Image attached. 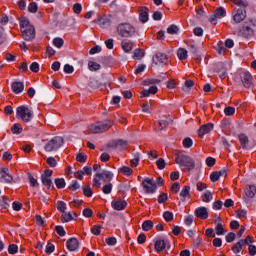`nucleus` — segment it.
Masks as SVG:
<instances>
[{
    "mask_svg": "<svg viewBox=\"0 0 256 256\" xmlns=\"http://www.w3.org/2000/svg\"><path fill=\"white\" fill-rule=\"evenodd\" d=\"M20 29L24 41H33L35 39V27L31 25L27 18L20 20Z\"/></svg>",
    "mask_w": 256,
    "mask_h": 256,
    "instance_id": "nucleus-1",
    "label": "nucleus"
},
{
    "mask_svg": "<svg viewBox=\"0 0 256 256\" xmlns=\"http://www.w3.org/2000/svg\"><path fill=\"white\" fill-rule=\"evenodd\" d=\"M175 163L179 165L182 171L184 169H187L188 171H193V169H195V160L189 155L178 154L175 157Z\"/></svg>",
    "mask_w": 256,
    "mask_h": 256,
    "instance_id": "nucleus-2",
    "label": "nucleus"
},
{
    "mask_svg": "<svg viewBox=\"0 0 256 256\" xmlns=\"http://www.w3.org/2000/svg\"><path fill=\"white\" fill-rule=\"evenodd\" d=\"M234 5L240 7L233 15L235 23H241L247 17V11L245 7H249V2L247 0H231Z\"/></svg>",
    "mask_w": 256,
    "mask_h": 256,
    "instance_id": "nucleus-3",
    "label": "nucleus"
},
{
    "mask_svg": "<svg viewBox=\"0 0 256 256\" xmlns=\"http://www.w3.org/2000/svg\"><path fill=\"white\" fill-rule=\"evenodd\" d=\"M16 117L17 119L24 121V123H31L35 117V114L33 113V110L29 109V107L22 105L17 107Z\"/></svg>",
    "mask_w": 256,
    "mask_h": 256,
    "instance_id": "nucleus-4",
    "label": "nucleus"
},
{
    "mask_svg": "<svg viewBox=\"0 0 256 256\" xmlns=\"http://www.w3.org/2000/svg\"><path fill=\"white\" fill-rule=\"evenodd\" d=\"M115 123L112 122V120H104L97 122L96 124H91L88 127L89 133H105L106 131H109V128L114 126Z\"/></svg>",
    "mask_w": 256,
    "mask_h": 256,
    "instance_id": "nucleus-5",
    "label": "nucleus"
},
{
    "mask_svg": "<svg viewBox=\"0 0 256 256\" xmlns=\"http://www.w3.org/2000/svg\"><path fill=\"white\" fill-rule=\"evenodd\" d=\"M117 33L120 37H135V33H137V29L135 26L130 23H120L117 26Z\"/></svg>",
    "mask_w": 256,
    "mask_h": 256,
    "instance_id": "nucleus-6",
    "label": "nucleus"
},
{
    "mask_svg": "<svg viewBox=\"0 0 256 256\" xmlns=\"http://www.w3.org/2000/svg\"><path fill=\"white\" fill-rule=\"evenodd\" d=\"M113 173L109 170H103L100 173H96L93 179V186L98 189L101 187V181L107 183V181H111L113 179Z\"/></svg>",
    "mask_w": 256,
    "mask_h": 256,
    "instance_id": "nucleus-7",
    "label": "nucleus"
},
{
    "mask_svg": "<svg viewBox=\"0 0 256 256\" xmlns=\"http://www.w3.org/2000/svg\"><path fill=\"white\" fill-rule=\"evenodd\" d=\"M63 147V137L56 136L50 139L45 145L44 150L47 153H52L53 151H59Z\"/></svg>",
    "mask_w": 256,
    "mask_h": 256,
    "instance_id": "nucleus-8",
    "label": "nucleus"
},
{
    "mask_svg": "<svg viewBox=\"0 0 256 256\" xmlns=\"http://www.w3.org/2000/svg\"><path fill=\"white\" fill-rule=\"evenodd\" d=\"M145 193L153 195L157 191V183L151 178H145L142 182Z\"/></svg>",
    "mask_w": 256,
    "mask_h": 256,
    "instance_id": "nucleus-9",
    "label": "nucleus"
},
{
    "mask_svg": "<svg viewBox=\"0 0 256 256\" xmlns=\"http://www.w3.org/2000/svg\"><path fill=\"white\" fill-rule=\"evenodd\" d=\"M240 79L246 89H251V85H253V76L249 71L242 70L240 72Z\"/></svg>",
    "mask_w": 256,
    "mask_h": 256,
    "instance_id": "nucleus-10",
    "label": "nucleus"
},
{
    "mask_svg": "<svg viewBox=\"0 0 256 256\" xmlns=\"http://www.w3.org/2000/svg\"><path fill=\"white\" fill-rule=\"evenodd\" d=\"M167 61H169V57L163 52H157L153 56V63H155V65H167Z\"/></svg>",
    "mask_w": 256,
    "mask_h": 256,
    "instance_id": "nucleus-11",
    "label": "nucleus"
},
{
    "mask_svg": "<svg viewBox=\"0 0 256 256\" xmlns=\"http://www.w3.org/2000/svg\"><path fill=\"white\" fill-rule=\"evenodd\" d=\"M13 176L9 174V168L4 167L0 169V183H11Z\"/></svg>",
    "mask_w": 256,
    "mask_h": 256,
    "instance_id": "nucleus-12",
    "label": "nucleus"
},
{
    "mask_svg": "<svg viewBox=\"0 0 256 256\" xmlns=\"http://www.w3.org/2000/svg\"><path fill=\"white\" fill-rule=\"evenodd\" d=\"M254 31L249 26H244L242 29L239 30L238 35L239 37H244V39H251V37L254 35Z\"/></svg>",
    "mask_w": 256,
    "mask_h": 256,
    "instance_id": "nucleus-13",
    "label": "nucleus"
},
{
    "mask_svg": "<svg viewBox=\"0 0 256 256\" xmlns=\"http://www.w3.org/2000/svg\"><path fill=\"white\" fill-rule=\"evenodd\" d=\"M139 21L141 23H147L149 21V8L147 6L140 7Z\"/></svg>",
    "mask_w": 256,
    "mask_h": 256,
    "instance_id": "nucleus-14",
    "label": "nucleus"
},
{
    "mask_svg": "<svg viewBox=\"0 0 256 256\" xmlns=\"http://www.w3.org/2000/svg\"><path fill=\"white\" fill-rule=\"evenodd\" d=\"M194 213H195V216L198 217L199 219L209 218V212L207 211V207L205 206L198 207Z\"/></svg>",
    "mask_w": 256,
    "mask_h": 256,
    "instance_id": "nucleus-15",
    "label": "nucleus"
},
{
    "mask_svg": "<svg viewBox=\"0 0 256 256\" xmlns=\"http://www.w3.org/2000/svg\"><path fill=\"white\" fill-rule=\"evenodd\" d=\"M98 25L102 29H109L111 27V18L109 16H103L97 19Z\"/></svg>",
    "mask_w": 256,
    "mask_h": 256,
    "instance_id": "nucleus-16",
    "label": "nucleus"
},
{
    "mask_svg": "<svg viewBox=\"0 0 256 256\" xmlns=\"http://www.w3.org/2000/svg\"><path fill=\"white\" fill-rule=\"evenodd\" d=\"M213 127H214L213 123H207L202 125L198 130L199 137H203L207 135V133H210L211 131H213Z\"/></svg>",
    "mask_w": 256,
    "mask_h": 256,
    "instance_id": "nucleus-17",
    "label": "nucleus"
},
{
    "mask_svg": "<svg viewBox=\"0 0 256 256\" xmlns=\"http://www.w3.org/2000/svg\"><path fill=\"white\" fill-rule=\"evenodd\" d=\"M68 251H77L79 249V240L77 238H70L66 242Z\"/></svg>",
    "mask_w": 256,
    "mask_h": 256,
    "instance_id": "nucleus-18",
    "label": "nucleus"
},
{
    "mask_svg": "<svg viewBox=\"0 0 256 256\" xmlns=\"http://www.w3.org/2000/svg\"><path fill=\"white\" fill-rule=\"evenodd\" d=\"M111 205L113 209H115V211H123V209L127 207V202L125 200L118 199V200H113Z\"/></svg>",
    "mask_w": 256,
    "mask_h": 256,
    "instance_id": "nucleus-19",
    "label": "nucleus"
},
{
    "mask_svg": "<svg viewBox=\"0 0 256 256\" xmlns=\"http://www.w3.org/2000/svg\"><path fill=\"white\" fill-rule=\"evenodd\" d=\"M11 87L13 93H15V95H19V93H23L25 89V84L21 81H16L12 83Z\"/></svg>",
    "mask_w": 256,
    "mask_h": 256,
    "instance_id": "nucleus-20",
    "label": "nucleus"
},
{
    "mask_svg": "<svg viewBox=\"0 0 256 256\" xmlns=\"http://www.w3.org/2000/svg\"><path fill=\"white\" fill-rule=\"evenodd\" d=\"M169 245V240H156L154 249L158 252L161 253Z\"/></svg>",
    "mask_w": 256,
    "mask_h": 256,
    "instance_id": "nucleus-21",
    "label": "nucleus"
},
{
    "mask_svg": "<svg viewBox=\"0 0 256 256\" xmlns=\"http://www.w3.org/2000/svg\"><path fill=\"white\" fill-rule=\"evenodd\" d=\"M216 71L217 73H220V79H225V77H227V68H225V64L223 62H219L217 64Z\"/></svg>",
    "mask_w": 256,
    "mask_h": 256,
    "instance_id": "nucleus-22",
    "label": "nucleus"
},
{
    "mask_svg": "<svg viewBox=\"0 0 256 256\" xmlns=\"http://www.w3.org/2000/svg\"><path fill=\"white\" fill-rule=\"evenodd\" d=\"M244 193L248 199H253L256 195V186L255 185H248L246 186Z\"/></svg>",
    "mask_w": 256,
    "mask_h": 256,
    "instance_id": "nucleus-23",
    "label": "nucleus"
},
{
    "mask_svg": "<svg viewBox=\"0 0 256 256\" xmlns=\"http://www.w3.org/2000/svg\"><path fill=\"white\" fill-rule=\"evenodd\" d=\"M239 142L241 144L242 149H249V137L245 134H239L238 135Z\"/></svg>",
    "mask_w": 256,
    "mask_h": 256,
    "instance_id": "nucleus-24",
    "label": "nucleus"
},
{
    "mask_svg": "<svg viewBox=\"0 0 256 256\" xmlns=\"http://www.w3.org/2000/svg\"><path fill=\"white\" fill-rule=\"evenodd\" d=\"M121 47L125 53H129L133 50V42H131V40L125 39L122 41Z\"/></svg>",
    "mask_w": 256,
    "mask_h": 256,
    "instance_id": "nucleus-25",
    "label": "nucleus"
},
{
    "mask_svg": "<svg viewBox=\"0 0 256 256\" xmlns=\"http://www.w3.org/2000/svg\"><path fill=\"white\" fill-rule=\"evenodd\" d=\"M202 201L203 203H211L213 201V193L211 191L206 190L202 195Z\"/></svg>",
    "mask_w": 256,
    "mask_h": 256,
    "instance_id": "nucleus-26",
    "label": "nucleus"
},
{
    "mask_svg": "<svg viewBox=\"0 0 256 256\" xmlns=\"http://www.w3.org/2000/svg\"><path fill=\"white\" fill-rule=\"evenodd\" d=\"M11 131H12L13 135H21V133H23V126H21L20 123H15L11 127Z\"/></svg>",
    "mask_w": 256,
    "mask_h": 256,
    "instance_id": "nucleus-27",
    "label": "nucleus"
},
{
    "mask_svg": "<svg viewBox=\"0 0 256 256\" xmlns=\"http://www.w3.org/2000/svg\"><path fill=\"white\" fill-rule=\"evenodd\" d=\"M243 246H245V244L242 242V240H239V241L232 247L233 253H235V255H238V253H241V250L243 249Z\"/></svg>",
    "mask_w": 256,
    "mask_h": 256,
    "instance_id": "nucleus-28",
    "label": "nucleus"
},
{
    "mask_svg": "<svg viewBox=\"0 0 256 256\" xmlns=\"http://www.w3.org/2000/svg\"><path fill=\"white\" fill-rule=\"evenodd\" d=\"M73 214L71 212H63L61 216L62 223H69V221H73Z\"/></svg>",
    "mask_w": 256,
    "mask_h": 256,
    "instance_id": "nucleus-29",
    "label": "nucleus"
},
{
    "mask_svg": "<svg viewBox=\"0 0 256 256\" xmlns=\"http://www.w3.org/2000/svg\"><path fill=\"white\" fill-rule=\"evenodd\" d=\"M41 181L42 184L47 187V189H51V188H55V186H53V181L51 180V178H45V176L41 177Z\"/></svg>",
    "mask_w": 256,
    "mask_h": 256,
    "instance_id": "nucleus-30",
    "label": "nucleus"
},
{
    "mask_svg": "<svg viewBox=\"0 0 256 256\" xmlns=\"http://www.w3.org/2000/svg\"><path fill=\"white\" fill-rule=\"evenodd\" d=\"M214 15H216V17H218V19H223V17H225L227 15V11L225 10V8L219 7L216 9Z\"/></svg>",
    "mask_w": 256,
    "mask_h": 256,
    "instance_id": "nucleus-31",
    "label": "nucleus"
},
{
    "mask_svg": "<svg viewBox=\"0 0 256 256\" xmlns=\"http://www.w3.org/2000/svg\"><path fill=\"white\" fill-rule=\"evenodd\" d=\"M115 147H121L122 149H127V145H129V142L127 140L118 139L114 141Z\"/></svg>",
    "mask_w": 256,
    "mask_h": 256,
    "instance_id": "nucleus-32",
    "label": "nucleus"
},
{
    "mask_svg": "<svg viewBox=\"0 0 256 256\" xmlns=\"http://www.w3.org/2000/svg\"><path fill=\"white\" fill-rule=\"evenodd\" d=\"M177 55H178V59H180V61L187 59V49L179 48L177 51Z\"/></svg>",
    "mask_w": 256,
    "mask_h": 256,
    "instance_id": "nucleus-33",
    "label": "nucleus"
},
{
    "mask_svg": "<svg viewBox=\"0 0 256 256\" xmlns=\"http://www.w3.org/2000/svg\"><path fill=\"white\" fill-rule=\"evenodd\" d=\"M88 69L90 71H99V69H101V64H99L97 62L89 61L88 62Z\"/></svg>",
    "mask_w": 256,
    "mask_h": 256,
    "instance_id": "nucleus-34",
    "label": "nucleus"
},
{
    "mask_svg": "<svg viewBox=\"0 0 256 256\" xmlns=\"http://www.w3.org/2000/svg\"><path fill=\"white\" fill-rule=\"evenodd\" d=\"M54 183H55L57 189H65L66 183H65V179L64 178H56L54 180Z\"/></svg>",
    "mask_w": 256,
    "mask_h": 256,
    "instance_id": "nucleus-35",
    "label": "nucleus"
},
{
    "mask_svg": "<svg viewBox=\"0 0 256 256\" xmlns=\"http://www.w3.org/2000/svg\"><path fill=\"white\" fill-rule=\"evenodd\" d=\"M167 33H169V35H177V33H179V27L172 24L167 28Z\"/></svg>",
    "mask_w": 256,
    "mask_h": 256,
    "instance_id": "nucleus-36",
    "label": "nucleus"
},
{
    "mask_svg": "<svg viewBox=\"0 0 256 256\" xmlns=\"http://www.w3.org/2000/svg\"><path fill=\"white\" fill-rule=\"evenodd\" d=\"M142 229L143 231H151L153 229V221L151 220H146L142 224Z\"/></svg>",
    "mask_w": 256,
    "mask_h": 256,
    "instance_id": "nucleus-37",
    "label": "nucleus"
},
{
    "mask_svg": "<svg viewBox=\"0 0 256 256\" xmlns=\"http://www.w3.org/2000/svg\"><path fill=\"white\" fill-rule=\"evenodd\" d=\"M216 235H225L227 233V230L223 228V223H218L215 227Z\"/></svg>",
    "mask_w": 256,
    "mask_h": 256,
    "instance_id": "nucleus-38",
    "label": "nucleus"
},
{
    "mask_svg": "<svg viewBox=\"0 0 256 256\" xmlns=\"http://www.w3.org/2000/svg\"><path fill=\"white\" fill-rule=\"evenodd\" d=\"M134 59H137V60H141L142 58L145 57V51L142 50V49H136L134 51Z\"/></svg>",
    "mask_w": 256,
    "mask_h": 256,
    "instance_id": "nucleus-39",
    "label": "nucleus"
},
{
    "mask_svg": "<svg viewBox=\"0 0 256 256\" xmlns=\"http://www.w3.org/2000/svg\"><path fill=\"white\" fill-rule=\"evenodd\" d=\"M119 171L120 173H122L123 175H126L127 177L133 174V170L129 166H123L119 169Z\"/></svg>",
    "mask_w": 256,
    "mask_h": 256,
    "instance_id": "nucleus-40",
    "label": "nucleus"
},
{
    "mask_svg": "<svg viewBox=\"0 0 256 256\" xmlns=\"http://www.w3.org/2000/svg\"><path fill=\"white\" fill-rule=\"evenodd\" d=\"M191 191V186H184L183 189L180 192V197H183L185 199V197L189 196V193Z\"/></svg>",
    "mask_w": 256,
    "mask_h": 256,
    "instance_id": "nucleus-41",
    "label": "nucleus"
},
{
    "mask_svg": "<svg viewBox=\"0 0 256 256\" xmlns=\"http://www.w3.org/2000/svg\"><path fill=\"white\" fill-rule=\"evenodd\" d=\"M57 209L61 213H65V211H67V204L63 201H58L57 202Z\"/></svg>",
    "mask_w": 256,
    "mask_h": 256,
    "instance_id": "nucleus-42",
    "label": "nucleus"
},
{
    "mask_svg": "<svg viewBox=\"0 0 256 256\" xmlns=\"http://www.w3.org/2000/svg\"><path fill=\"white\" fill-rule=\"evenodd\" d=\"M102 191L105 195H109L111 193V191H113V184L108 183V184L104 185L102 188Z\"/></svg>",
    "mask_w": 256,
    "mask_h": 256,
    "instance_id": "nucleus-43",
    "label": "nucleus"
},
{
    "mask_svg": "<svg viewBox=\"0 0 256 256\" xmlns=\"http://www.w3.org/2000/svg\"><path fill=\"white\" fill-rule=\"evenodd\" d=\"M65 41L62 38H54L53 45L58 49H61L64 45Z\"/></svg>",
    "mask_w": 256,
    "mask_h": 256,
    "instance_id": "nucleus-44",
    "label": "nucleus"
},
{
    "mask_svg": "<svg viewBox=\"0 0 256 256\" xmlns=\"http://www.w3.org/2000/svg\"><path fill=\"white\" fill-rule=\"evenodd\" d=\"M83 194L85 195V197H93V190H91V186H84Z\"/></svg>",
    "mask_w": 256,
    "mask_h": 256,
    "instance_id": "nucleus-45",
    "label": "nucleus"
},
{
    "mask_svg": "<svg viewBox=\"0 0 256 256\" xmlns=\"http://www.w3.org/2000/svg\"><path fill=\"white\" fill-rule=\"evenodd\" d=\"M7 201H9V198L5 196L0 197V207L7 209V207H9V203Z\"/></svg>",
    "mask_w": 256,
    "mask_h": 256,
    "instance_id": "nucleus-46",
    "label": "nucleus"
},
{
    "mask_svg": "<svg viewBox=\"0 0 256 256\" xmlns=\"http://www.w3.org/2000/svg\"><path fill=\"white\" fill-rule=\"evenodd\" d=\"M30 187H39V182L31 174H28Z\"/></svg>",
    "mask_w": 256,
    "mask_h": 256,
    "instance_id": "nucleus-47",
    "label": "nucleus"
},
{
    "mask_svg": "<svg viewBox=\"0 0 256 256\" xmlns=\"http://www.w3.org/2000/svg\"><path fill=\"white\" fill-rule=\"evenodd\" d=\"M55 251V245L51 244V242H48L46 245L45 253L47 255H51Z\"/></svg>",
    "mask_w": 256,
    "mask_h": 256,
    "instance_id": "nucleus-48",
    "label": "nucleus"
},
{
    "mask_svg": "<svg viewBox=\"0 0 256 256\" xmlns=\"http://www.w3.org/2000/svg\"><path fill=\"white\" fill-rule=\"evenodd\" d=\"M183 145L185 149H190V147H193V139L190 137H187L183 140Z\"/></svg>",
    "mask_w": 256,
    "mask_h": 256,
    "instance_id": "nucleus-49",
    "label": "nucleus"
},
{
    "mask_svg": "<svg viewBox=\"0 0 256 256\" xmlns=\"http://www.w3.org/2000/svg\"><path fill=\"white\" fill-rule=\"evenodd\" d=\"M140 159H141V156L139 155V153H136V154L134 155V159H132V160L130 161L132 167H137V166L139 165Z\"/></svg>",
    "mask_w": 256,
    "mask_h": 256,
    "instance_id": "nucleus-50",
    "label": "nucleus"
},
{
    "mask_svg": "<svg viewBox=\"0 0 256 256\" xmlns=\"http://www.w3.org/2000/svg\"><path fill=\"white\" fill-rule=\"evenodd\" d=\"M224 113L227 117H231V115H235V107L228 106L224 109Z\"/></svg>",
    "mask_w": 256,
    "mask_h": 256,
    "instance_id": "nucleus-51",
    "label": "nucleus"
},
{
    "mask_svg": "<svg viewBox=\"0 0 256 256\" xmlns=\"http://www.w3.org/2000/svg\"><path fill=\"white\" fill-rule=\"evenodd\" d=\"M17 251H19V247L16 244L9 245L8 253H10V255H15V253H17Z\"/></svg>",
    "mask_w": 256,
    "mask_h": 256,
    "instance_id": "nucleus-52",
    "label": "nucleus"
},
{
    "mask_svg": "<svg viewBox=\"0 0 256 256\" xmlns=\"http://www.w3.org/2000/svg\"><path fill=\"white\" fill-rule=\"evenodd\" d=\"M38 9H39V7L37 6V3H35V2L30 3L28 6L29 13H37Z\"/></svg>",
    "mask_w": 256,
    "mask_h": 256,
    "instance_id": "nucleus-53",
    "label": "nucleus"
},
{
    "mask_svg": "<svg viewBox=\"0 0 256 256\" xmlns=\"http://www.w3.org/2000/svg\"><path fill=\"white\" fill-rule=\"evenodd\" d=\"M235 237H237V235L233 232H229L226 236L225 239L227 241V243H233V241H235Z\"/></svg>",
    "mask_w": 256,
    "mask_h": 256,
    "instance_id": "nucleus-54",
    "label": "nucleus"
},
{
    "mask_svg": "<svg viewBox=\"0 0 256 256\" xmlns=\"http://www.w3.org/2000/svg\"><path fill=\"white\" fill-rule=\"evenodd\" d=\"M76 161H78L79 163H85V161H87V155H85V153H79L76 156Z\"/></svg>",
    "mask_w": 256,
    "mask_h": 256,
    "instance_id": "nucleus-55",
    "label": "nucleus"
},
{
    "mask_svg": "<svg viewBox=\"0 0 256 256\" xmlns=\"http://www.w3.org/2000/svg\"><path fill=\"white\" fill-rule=\"evenodd\" d=\"M163 217L165 219V221L169 222V221H173V212H169V211H165L163 213Z\"/></svg>",
    "mask_w": 256,
    "mask_h": 256,
    "instance_id": "nucleus-56",
    "label": "nucleus"
},
{
    "mask_svg": "<svg viewBox=\"0 0 256 256\" xmlns=\"http://www.w3.org/2000/svg\"><path fill=\"white\" fill-rule=\"evenodd\" d=\"M156 165H157L158 169H160V170L165 169V165H166L165 159L159 158V159L156 161Z\"/></svg>",
    "mask_w": 256,
    "mask_h": 256,
    "instance_id": "nucleus-57",
    "label": "nucleus"
},
{
    "mask_svg": "<svg viewBox=\"0 0 256 256\" xmlns=\"http://www.w3.org/2000/svg\"><path fill=\"white\" fill-rule=\"evenodd\" d=\"M91 233L93 235H101V225H95L94 227L91 228Z\"/></svg>",
    "mask_w": 256,
    "mask_h": 256,
    "instance_id": "nucleus-58",
    "label": "nucleus"
},
{
    "mask_svg": "<svg viewBox=\"0 0 256 256\" xmlns=\"http://www.w3.org/2000/svg\"><path fill=\"white\" fill-rule=\"evenodd\" d=\"M167 199H169V196L167 195V193H162L158 196V203H165V201H167Z\"/></svg>",
    "mask_w": 256,
    "mask_h": 256,
    "instance_id": "nucleus-59",
    "label": "nucleus"
},
{
    "mask_svg": "<svg viewBox=\"0 0 256 256\" xmlns=\"http://www.w3.org/2000/svg\"><path fill=\"white\" fill-rule=\"evenodd\" d=\"M106 243L110 247H114V245H117V238L115 237L106 238Z\"/></svg>",
    "mask_w": 256,
    "mask_h": 256,
    "instance_id": "nucleus-60",
    "label": "nucleus"
},
{
    "mask_svg": "<svg viewBox=\"0 0 256 256\" xmlns=\"http://www.w3.org/2000/svg\"><path fill=\"white\" fill-rule=\"evenodd\" d=\"M47 164L49 165V167H57V160L55 159V157H49L47 159Z\"/></svg>",
    "mask_w": 256,
    "mask_h": 256,
    "instance_id": "nucleus-61",
    "label": "nucleus"
},
{
    "mask_svg": "<svg viewBox=\"0 0 256 256\" xmlns=\"http://www.w3.org/2000/svg\"><path fill=\"white\" fill-rule=\"evenodd\" d=\"M30 70L32 71V73H39V63L33 62L30 65Z\"/></svg>",
    "mask_w": 256,
    "mask_h": 256,
    "instance_id": "nucleus-62",
    "label": "nucleus"
},
{
    "mask_svg": "<svg viewBox=\"0 0 256 256\" xmlns=\"http://www.w3.org/2000/svg\"><path fill=\"white\" fill-rule=\"evenodd\" d=\"M63 70H64V73L71 74V73H73V71H75V68H73L72 65L66 64V65H64Z\"/></svg>",
    "mask_w": 256,
    "mask_h": 256,
    "instance_id": "nucleus-63",
    "label": "nucleus"
},
{
    "mask_svg": "<svg viewBox=\"0 0 256 256\" xmlns=\"http://www.w3.org/2000/svg\"><path fill=\"white\" fill-rule=\"evenodd\" d=\"M248 251L250 256H255L256 255V246L255 245H249L248 246Z\"/></svg>",
    "mask_w": 256,
    "mask_h": 256,
    "instance_id": "nucleus-64",
    "label": "nucleus"
}]
</instances>
